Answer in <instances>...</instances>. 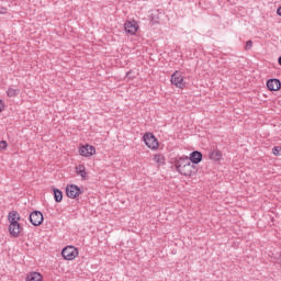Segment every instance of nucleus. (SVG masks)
I'll return each mask as SVG.
<instances>
[{
	"label": "nucleus",
	"instance_id": "obj_1",
	"mask_svg": "<svg viewBox=\"0 0 281 281\" xmlns=\"http://www.w3.org/2000/svg\"><path fill=\"white\" fill-rule=\"evenodd\" d=\"M176 170L183 175V177H192V172L194 170V166L190 161V158H179L175 164Z\"/></svg>",
	"mask_w": 281,
	"mask_h": 281
},
{
	"label": "nucleus",
	"instance_id": "obj_2",
	"mask_svg": "<svg viewBox=\"0 0 281 281\" xmlns=\"http://www.w3.org/2000/svg\"><path fill=\"white\" fill-rule=\"evenodd\" d=\"M143 140L150 148V150H157L159 148V142L157 140V137H155V134L153 133H146L143 136Z\"/></svg>",
	"mask_w": 281,
	"mask_h": 281
},
{
	"label": "nucleus",
	"instance_id": "obj_3",
	"mask_svg": "<svg viewBox=\"0 0 281 281\" xmlns=\"http://www.w3.org/2000/svg\"><path fill=\"white\" fill-rule=\"evenodd\" d=\"M171 85L177 87V89H186V81L183 80V75L181 74V71L176 70L171 75Z\"/></svg>",
	"mask_w": 281,
	"mask_h": 281
},
{
	"label": "nucleus",
	"instance_id": "obj_4",
	"mask_svg": "<svg viewBox=\"0 0 281 281\" xmlns=\"http://www.w3.org/2000/svg\"><path fill=\"white\" fill-rule=\"evenodd\" d=\"M64 260H76L78 258V248L74 246H67L61 250Z\"/></svg>",
	"mask_w": 281,
	"mask_h": 281
},
{
	"label": "nucleus",
	"instance_id": "obj_5",
	"mask_svg": "<svg viewBox=\"0 0 281 281\" xmlns=\"http://www.w3.org/2000/svg\"><path fill=\"white\" fill-rule=\"evenodd\" d=\"M30 223L31 225H33L34 227H40V225H43V213L41 211H33L30 214Z\"/></svg>",
	"mask_w": 281,
	"mask_h": 281
},
{
	"label": "nucleus",
	"instance_id": "obj_6",
	"mask_svg": "<svg viewBox=\"0 0 281 281\" xmlns=\"http://www.w3.org/2000/svg\"><path fill=\"white\" fill-rule=\"evenodd\" d=\"M124 30L126 34H130L131 36H135L137 34V31L139 30V24H137V21H126L124 24Z\"/></svg>",
	"mask_w": 281,
	"mask_h": 281
},
{
	"label": "nucleus",
	"instance_id": "obj_7",
	"mask_svg": "<svg viewBox=\"0 0 281 281\" xmlns=\"http://www.w3.org/2000/svg\"><path fill=\"white\" fill-rule=\"evenodd\" d=\"M82 194V190L79 189L76 184H69L66 187V196L68 199H78Z\"/></svg>",
	"mask_w": 281,
	"mask_h": 281
},
{
	"label": "nucleus",
	"instance_id": "obj_8",
	"mask_svg": "<svg viewBox=\"0 0 281 281\" xmlns=\"http://www.w3.org/2000/svg\"><path fill=\"white\" fill-rule=\"evenodd\" d=\"M21 232H23V226H21V223H19V222L10 223V225H9V234L13 238H19V236H21Z\"/></svg>",
	"mask_w": 281,
	"mask_h": 281
},
{
	"label": "nucleus",
	"instance_id": "obj_9",
	"mask_svg": "<svg viewBox=\"0 0 281 281\" xmlns=\"http://www.w3.org/2000/svg\"><path fill=\"white\" fill-rule=\"evenodd\" d=\"M81 157H93L95 155V147L92 145H83L79 148Z\"/></svg>",
	"mask_w": 281,
	"mask_h": 281
},
{
	"label": "nucleus",
	"instance_id": "obj_10",
	"mask_svg": "<svg viewBox=\"0 0 281 281\" xmlns=\"http://www.w3.org/2000/svg\"><path fill=\"white\" fill-rule=\"evenodd\" d=\"M281 82L280 79H269L267 81V88L269 91H280Z\"/></svg>",
	"mask_w": 281,
	"mask_h": 281
},
{
	"label": "nucleus",
	"instance_id": "obj_11",
	"mask_svg": "<svg viewBox=\"0 0 281 281\" xmlns=\"http://www.w3.org/2000/svg\"><path fill=\"white\" fill-rule=\"evenodd\" d=\"M191 164H201V161L203 160V154H201V151H192L190 154V159Z\"/></svg>",
	"mask_w": 281,
	"mask_h": 281
},
{
	"label": "nucleus",
	"instance_id": "obj_12",
	"mask_svg": "<svg viewBox=\"0 0 281 281\" xmlns=\"http://www.w3.org/2000/svg\"><path fill=\"white\" fill-rule=\"evenodd\" d=\"M209 159H211L212 161H221V159H223V151L218 149L210 151Z\"/></svg>",
	"mask_w": 281,
	"mask_h": 281
},
{
	"label": "nucleus",
	"instance_id": "obj_13",
	"mask_svg": "<svg viewBox=\"0 0 281 281\" xmlns=\"http://www.w3.org/2000/svg\"><path fill=\"white\" fill-rule=\"evenodd\" d=\"M153 161H155L158 168H160V166H166V156H164V154H155Z\"/></svg>",
	"mask_w": 281,
	"mask_h": 281
},
{
	"label": "nucleus",
	"instance_id": "obj_14",
	"mask_svg": "<svg viewBox=\"0 0 281 281\" xmlns=\"http://www.w3.org/2000/svg\"><path fill=\"white\" fill-rule=\"evenodd\" d=\"M25 281H43V274L40 272H29Z\"/></svg>",
	"mask_w": 281,
	"mask_h": 281
},
{
	"label": "nucleus",
	"instance_id": "obj_15",
	"mask_svg": "<svg viewBox=\"0 0 281 281\" xmlns=\"http://www.w3.org/2000/svg\"><path fill=\"white\" fill-rule=\"evenodd\" d=\"M8 221L9 223H19V221H21V215L16 211H11L9 212Z\"/></svg>",
	"mask_w": 281,
	"mask_h": 281
},
{
	"label": "nucleus",
	"instance_id": "obj_16",
	"mask_svg": "<svg viewBox=\"0 0 281 281\" xmlns=\"http://www.w3.org/2000/svg\"><path fill=\"white\" fill-rule=\"evenodd\" d=\"M76 173L79 175V177H81V179H87V168L85 167V165H78L76 168Z\"/></svg>",
	"mask_w": 281,
	"mask_h": 281
},
{
	"label": "nucleus",
	"instance_id": "obj_17",
	"mask_svg": "<svg viewBox=\"0 0 281 281\" xmlns=\"http://www.w3.org/2000/svg\"><path fill=\"white\" fill-rule=\"evenodd\" d=\"M19 93H21L20 89L9 88L7 90L8 98H16V95H19Z\"/></svg>",
	"mask_w": 281,
	"mask_h": 281
},
{
	"label": "nucleus",
	"instance_id": "obj_18",
	"mask_svg": "<svg viewBox=\"0 0 281 281\" xmlns=\"http://www.w3.org/2000/svg\"><path fill=\"white\" fill-rule=\"evenodd\" d=\"M53 192H54V199L56 203H60V201H63V191L58 189H53Z\"/></svg>",
	"mask_w": 281,
	"mask_h": 281
},
{
	"label": "nucleus",
	"instance_id": "obj_19",
	"mask_svg": "<svg viewBox=\"0 0 281 281\" xmlns=\"http://www.w3.org/2000/svg\"><path fill=\"white\" fill-rule=\"evenodd\" d=\"M272 154L276 156V157H280L281 155V147L280 146H276L272 148Z\"/></svg>",
	"mask_w": 281,
	"mask_h": 281
},
{
	"label": "nucleus",
	"instance_id": "obj_20",
	"mask_svg": "<svg viewBox=\"0 0 281 281\" xmlns=\"http://www.w3.org/2000/svg\"><path fill=\"white\" fill-rule=\"evenodd\" d=\"M251 47H254V42L251 40H249L246 42V46H245L246 52H249V49H251Z\"/></svg>",
	"mask_w": 281,
	"mask_h": 281
},
{
	"label": "nucleus",
	"instance_id": "obj_21",
	"mask_svg": "<svg viewBox=\"0 0 281 281\" xmlns=\"http://www.w3.org/2000/svg\"><path fill=\"white\" fill-rule=\"evenodd\" d=\"M5 148H8V142L1 140L0 142V150H5Z\"/></svg>",
	"mask_w": 281,
	"mask_h": 281
},
{
	"label": "nucleus",
	"instance_id": "obj_22",
	"mask_svg": "<svg viewBox=\"0 0 281 281\" xmlns=\"http://www.w3.org/2000/svg\"><path fill=\"white\" fill-rule=\"evenodd\" d=\"M5 109V105L3 104V100L0 99V113Z\"/></svg>",
	"mask_w": 281,
	"mask_h": 281
},
{
	"label": "nucleus",
	"instance_id": "obj_23",
	"mask_svg": "<svg viewBox=\"0 0 281 281\" xmlns=\"http://www.w3.org/2000/svg\"><path fill=\"white\" fill-rule=\"evenodd\" d=\"M277 265L281 267V255L277 258Z\"/></svg>",
	"mask_w": 281,
	"mask_h": 281
},
{
	"label": "nucleus",
	"instance_id": "obj_24",
	"mask_svg": "<svg viewBox=\"0 0 281 281\" xmlns=\"http://www.w3.org/2000/svg\"><path fill=\"white\" fill-rule=\"evenodd\" d=\"M277 14H278L279 16H281V7L278 8Z\"/></svg>",
	"mask_w": 281,
	"mask_h": 281
},
{
	"label": "nucleus",
	"instance_id": "obj_25",
	"mask_svg": "<svg viewBox=\"0 0 281 281\" xmlns=\"http://www.w3.org/2000/svg\"><path fill=\"white\" fill-rule=\"evenodd\" d=\"M278 63L281 66V56L279 57Z\"/></svg>",
	"mask_w": 281,
	"mask_h": 281
},
{
	"label": "nucleus",
	"instance_id": "obj_26",
	"mask_svg": "<svg viewBox=\"0 0 281 281\" xmlns=\"http://www.w3.org/2000/svg\"><path fill=\"white\" fill-rule=\"evenodd\" d=\"M131 74V71H128L127 74H126V76H128Z\"/></svg>",
	"mask_w": 281,
	"mask_h": 281
}]
</instances>
